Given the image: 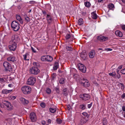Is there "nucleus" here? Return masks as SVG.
<instances>
[{"instance_id":"f257e3e1","label":"nucleus","mask_w":125,"mask_h":125,"mask_svg":"<svg viewBox=\"0 0 125 125\" xmlns=\"http://www.w3.org/2000/svg\"><path fill=\"white\" fill-rule=\"evenodd\" d=\"M18 38L16 35H12L11 40L9 42L10 45L9 46V49L11 51L15 50L17 47V43L18 42Z\"/></svg>"},{"instance_id":"f03ea898","label":"nucleus","mask_w":125,"mask_h":125,"mask_svg":"<svg viewBox=\"0 0 125 125\" xmlns=\"http://www.w3.org/2000/svg\"><path fill=\"white\" fill-rule=\"evenodd\" d=\"M19 25L18 22L16 21H13L11 23V27L14 31H17L19 29Z\"/></svg>"},{"instance_id":"7ed1b4c3","label":"nucleus","mask_w":125,"mask_h":125,"mask_svg":"<svg viewBox=\"0 0 125 125\" xmlns=\"http://www.w3.org/2000/svg\"><path fill=\"white\" fill-rule=\"evenodd\" d=\"M3 65L5 71L10 72L12 71L11 65L10 63L7 62H5L3 63Z\"/></svg>"},{"instance_id":"20e7f679","label":"nucleus","mask_w":125,"mask_h":125,"mask_svg":"<svg viewBox=\"0 0 125 125\" xmlns=\"http://www.w3.org/2000/svg\"><path fill=\"white\" fill-rule=\"evenodd\" d=\"M31 88L28 86H25L21 88V90L23 93L25 94H29L30 93Z\"/></svg>"},{"instance_id":"39448f33","label":"nucleus","mask_w":125,"mask_h":125,"mask_svg":"<svg viewBox=\"0 0 125 125\" xmlns=\"http://www.w3.org/2000/svg\"><path fill=\"white\" fill-rule=\"evenodd\" d=\"M29 71L30 73L34 75H36L40 72V70L36 67H32L30 69Z\"/></svg>"},{"instance_id":"423d86ee","label":"nucleus","mask_w":125,"mask_h":125,"mask_svg":"<svg viewBox=\"0 0 125 125\" xmlns=\"http://www.w3.org/2000/svg\"><path fill=\"white\" fill-rule=\"evenodd\" d=\"M79 97L82 100L84 101L89 100L90 98V95L87 94H82L80 95Z\"/></svg>"},{"instance_id":"0eeeda50","label":"nucleus","mask_w":125,"mask_h":125,"mask_svg":"<svg viewBox=\"0 0 125 125\" xmlns=\"http://www.w3.org/2000/svg\"><path fill=\"white\" fill-rule=\"evenodd\" d=\"M46 19L47 21L48 26L51 25V23L52 22L53 19V16L50 13L47 14Z\"/></svg>"},{"instance_id":"6e6552de","label":"nucleus","mask_w":125,"mask_h":125,"mask_svg":"<svg viewBox=\"0 0 125 125\" xmlns=\"http://www.w3.org/2000/svg\"><path fill=\"white\" fill-rule=\"evenodd\" d=\"M36 78L34 76H31L28 79L27 83L31 85H34L36 82Z\"/></svg>"},{"instance_id":"1a4fd4ad","label":"nucleus","mask_w":125,"mask_h":125,"mask_svg":"<svg viewBox=\"0 0 125 125\" xmlns=\"http://www.w3.org/2000/svg\"><path fill=\"white\" fill-rule=\"evenodd\" d=\"M78 67L79 70L83 73H85L86 71V68L84 64L81 63H78Z\"/></svg>"},{"instance_id":"9d476101","label":"nucleus","mask_w":125,"mask_h":125,"mask_svg":"<svg viewBox=\"0 0 125 125\" xmlns=\"http://www.w3.org/2000/svg\"><path fill=\"white\" fill-rule=\"evenodd\" d=\"M81 84L85 87H88L90 85L88 80L84 78H83L81 82Z\"/></svg>"},{"instance_id":"9b49d317","label":"nucleus","mask_w":125,"mask_h":125,"mask_svg":"<svg viewBox=\"0 0 125 125\" xmlns=\"http://www.w3.org/2000/svg\"><path fill=\"white\" fill-rule=\"evenodd\" d=\"M30 117L32 122H35L36 119L35 113L33 112H31L30 114Z\"/></svg>"},{"instance_id":"f8f14e48","label":"nucleus","mask_w":125,"mask_h":125,"mask_svg":"<svg viewBox=\"0 0 125 125\" xmlns=\"http://www.w3.org/2000/svg\"><path fill=\"white\" fill-rule=\"evenodd\" d=\"M108 38L103 36L100 35L97 37V39L101 42H104L108 40Z\"/></svg>"},{"instance_id":"ddd939ff","label":"nucleus","mask_w":125,"mask_h":125,"mask_svg":"<svg viewBox=\"0 0 125 125\" xmlns=\"http://www.w3.org/2000/svg\"><path fill=\"white\" fill-rule=\"evenodd\" d=\"M88 118H85L84 117H82L80 121V123L81 125H83L84 123H86L88 120Z\"/></svg>"},{"instance_id":"4468645a","label":"nucleus","mask_w":125,"mask_h":125,"mask_svg":"<svg viewBox=\"0 0 125 125\" xmlns=\"http://www.w3.org/2000/svg\"><path fill=\"white\" fill-rule=\"evenodd\" d=\"M7 60L9 61L14 62L16 61V58L14 56H10L7 58Z\"/></svg>"},{"instance_id":"2eb2a0df","label":"nucleus","mask_w":125,"mask_h":125,"mask_svg":"<svg viewBox=\"0 0 125 125\" xmlns=\"http://www.w3.org/2000/svg\"><path fill=\"white\" fill-rule=\"evenodd\" d=\"M20 100L21 103L24 105L27 104L29 102L28 100H26L25 98L22 97L20 98Z\"/></svg>"},{"instance_id":"dca6fc26","label":"nucleus","mask_w":125,"mask_h":125,"mask_svg":"<svg viewBox=\"0 0 125 125\" xmlns=\"http://www.w3.org/2000/svg\"><path fill=\"white\" fill-rule=\"evenodd\" d=\"M89 57L90 58H93L95 55V52L94 51H91L89 54Z\"/></svg>"},{"instance_id":"f3484780","label":"nucleus","mask_w":125,"mask_h":125,"mask_svg":"<svg viewBox=\"0 0 125 125\" xmlns=\"http://www.w3.org/2000/svg\"><path fill=\"white\" fill-rule=\"evenodd\" d=\"M12 90H8L7 89H4L2 90V93L4 94H7L11 92Z\"/></svg>"},{"instance_id":"a211bd4d","label":"nucleus","mask_w":125,"mask_h":125,"mask_svg":"<svg viewBox=\"0 0 125 125\" xmlns=\"http://www.w3.org/2000/svg\"><path fill=\"white\" fill-rule=\"evenodd\" d=\"M16 19L19 21L21 24H23V21L21 18L20 16L16 15Z\"/></svg>"},{"instance_id":"6ab92c4d","label":"nucleus","mask_w":125,"mask_h":125,"mask_svg":"<svg viewBox=\"0 0 125 125\" xmlns=\"http://www.w3.org/2000/svg\"><path fill=\"white\" fill-rule=\"evenodd\" d=\"M107 8L110 10H113L114 8V4L110 3L107 5Z\"/></svg>"},{"instance_id":"aec40b11","label":"nucleus","mask_w":125,"mask_h":125,"mask_svg":"<svg viewBox=\"0 0 125 125\" xmlns=\"http://www.w3.org/2000/svg\"><path fill=\"white\" fill-rule=\"evenodd\" d=\"M58 61H56L54 64V67H53V69L54 70H56L57 69L59 66Z\"/></svg>"},{"instance_id":"412c9836","label":"nucleus","mask_w":125,"mask_h":125,"mask_svg":"<svg viewBox=\"0 0 125 125\" xmlns=\"http://www.w3.org/2000/svg\"><path fill=\"white\" fill-rule=\"evenodd\" d=\"M115 33L116 36H118L119 37H122L123 36V34L120 31H117L115 32Z\"/></svg>"},{"instance_id":"4be33fe9","label":"nucleus","mask_w":125,"mask_h":125,"mask_svg":"<svg viewBox=\"0 0 125 125\" xmlns=\"http://www.w3.org/2000/svg\"><path fill=\"white\" fill-rule=\"evenodd\" d=\"M95 11L93 12L92 13V17L94 19H96L97 18V16L95 13Z\"/></svg>"},{"instance_id":"5701e85b","label":"nucleus","mask_w":125,"mask_h":125,"mask_svg":"<svg viewBox=\"0 0 125 125\" xmlns=\"http://www.w3.org/2000/svg\"><path fill=\"white\" fill-rule=\"evenodd\" d=\"M46 61L51 62L53 60L52 58L50 56L46 55Z\"/></svg>"},{"instance_id":"b1692460","label":"nucleus","mask_w":125,"mask_h":125,"mask_svg":"<svg viewBox=\"0 0 125 125\" xmlns=\"http://www.w3.org/2000/svg\"><path fill=\"white\" fill-rule=\"evenodd\" d=\"M118 85L122 91H123L125 88V85L123 83H119Z\"/></svg>"},{"instance_id":"393cba45","label":"nucleus","mask_w":125,"mask_h":125,"mask_svg":"<svg viewBox=\"0 0 125 125\" xmlns=\"http://www.w3.org/2000/svg\"><path fill=\"white\" fill-rule=\"evenodd\" d=\"M25 20L27 22H29L30 21V19L29 17H28L26 14H25L24 15Z\"/></svg>"},{"instance_id":"a878e982","label":"nucleus","mask_w":125,"mask_h":125,"mask_svg":"<svg viewBox=\"0 0 125 125\" xmlns=\"http://www.w3.org/2000/svg\"><path fill=\"white\" fill-rule=\"evenodd\" d=\"M67 91V89L66 88H65L63 90L62 94L64 96H66L68 94Z\"/></svg>"},{"instance_id":"bb28decb","label":"nucleus","mask_w":125,"mask_h":125,"mask_svg":"<svg viewBox=\"0 0 125 125\" xmlns=\"http://www.w3.org/2000/svg\"><path fill=\"white\" fill-rule=\"evenodd\" d=\"M83 115V117H84L85 118H88L89 117V115L86 112H84L82 113Z\"/></svg>"},{"instance_id":"cd10ccee","label":"nucleus","mask_w":125,"mask_h":125,"mask_svg":"<svg viewBox=\"0 0 125 125\" xmlns=\"http://www.w3.org/2000/svg\"><path fill=\"white\" fill-rule=\"evenodd\" d=\"M83 20L82 18L79 19L78 20V24L79 25H81L83 24Z\"/></svg>"},{"instance_id":"c85d7f7f","label":"nucleus","mask_w":125,"mask_h":125,"mask_svg":"<svg viewBox=\"0 0 125 125\" xmlns=\"http://www.w3.org/2000/svg\"><path fill=\"white\" fill-rule=\"evenodd\" d=\"M87 56V54H82L81 55V57L83 59V60H85V59Z\"/></svg>"},{"instance_id":"c756f323","label":"nucleus","mask_w":125,"mask_h":125,"mask_svg":"<svg viewBox=\"0 0 125 125\" xmlns=\"http://www.w3.org/2000/svg\"><path fill=\"white\" fill-rule=\"evenodd\" d=\"M66 49L67 51H72L73 50V49L71 47L68 46H66Z\"/></svg>"},{"instance_id":"7c9ffc66","label":"nucleus","mask_w":125,"mask_h":125,"mask_svg":"<svg viewBox=\"0 0 125 125\" xmlns=\"http://www.w3.org/2000/svg\"><path fill=\"white\" fill-rule=\"evenodd\" d=\"M41 60L42 61H46V55L42 56L41 58Z\"/></svg>"},{"instance_id":"2f4dec72","label":"nucleus","mask_w":125,"mask_h":125,"mask_svg":"<svg viewBox=\"0 0 125 125\" xmlns=\"http://www.w3.org/2000/svg\"><path fill=\"white\" fill-rule=\"evenodd\" d=\"M28 54H29L28 53H26L25 55H23L24 59V60H29V59H26L27 56L28 55Z\"/></svg>"},{"instance_id":"473e14b6","label":"nucleus","mask_w":125,"mask_h":125,"mask_svg":"<svg viewBox=\"0 0 125 125\" xmlns=\"http://www.w3.org/2000/svg\"><path fill=\"white\" fill-rule=\"evenodd\" d=\"M80 108L82 109H85V104H81L80 105Z\"/></svg>"},{"instance_id":"72a5a7b5","label":"nucleus","mask_w":125,"mask_h":125,"mask_svg":"<svg viewBox=\"0 0 125 125\" xmlns=\"http://www.w3.org/2000/svg\"><path fill=\"white\" fill-rule=\"evenodd\" d=\"M59 82L61 84H63L65 82V80L63 78H61L59 81Z\"/></svg>"},{"instance_id":"f704fd0d","label":"nucleus","mask_w":125,"mask_h":125,"mask_svg":"<svg viewBox=\"0 0 125 125\" xmlns=\"http://www.w3.org/2000/svg\"><path fill=\"white\" fill-rule=\"evenodd\" d=\"M84 4L85 6L87 7H89L91 5L90 2H85L84 3Z\"/></svg>"},{"instance_id":"c9c22d12","label":"nucleus","mask_w":125,"mask_h":125,"mask_svg":"<svg viewBox=\"0 0 125 125\" xmlns=\"http://www.w3.org/2000/svg\"><path fill=\"white\" fill-rule=\"evenodd\" d=\"M56 74L55 73H53L52 75V80H53L56 76Z\"/></svg>"},{"instance_id":"e433bc0d","label":"nucleus","mask_w":125,"mask_h":125,"mask_svg":"<svg viewBox=\"0 0 125 125\" xmlns=\"http://www.w3.org/2000/svg\"><path fill=\"white\" fill-rule=\"evenodd\" d=\"M57 123L58 124H61L62 122V120L60 119H57L56 120Z\"/></svg>"},{"instance_id":"4c0bfd02","label":"nucleus","mask_w":125,"mask_h":125,"mask_svg":"<svg viewBox=\"0 0 125 125\" xmlns=\"http://www.w3.org/2000/svg\"><path fill=\"white\" fill-rule=\"evenodd\" d=\"M109 74L111 76H115L116 74V73L115 72H113L112 73H109Z\"/></svg>"},{"instance_id":"58836bf2","label":"nucleus","mask_w":125,"mask_h":125,"mask_svg":"<svg viewBox=\"0 0 125 125\" xmlns=\"http://www.w3.org/2000/svg\"><path fill=\"white\" fill-rule=\"evenodd\" d=\"M103 125H106L107 124V121L105 119L103 120Z\"/></svg>"},{"instance_id":"ea45409f","label":"nucleus","mask_w":125,"mask_h":125,"mask_svg":"<svg viewBox=\"0 0 125 125\" xmlns=\"http://www.w3.org/2000/svg\"><path fill=\"white\" fill-rule=\"evenodd\" d=\"M40 105L41 107L43 108H44L45 107V104L44 103H41Z\"/></svg>"},{"instance_id":"a19ab883","label":"nucleus","mask_w":125,"mask_h":125,"mask_svg":"<svg viewBox=\"0 0 125 125\" xmlns=\"http://www.w3.org/2000/svg\"><path fill=\"white\" fill-rule=\"evenodd\" d=\"M33 65L34 67H36L38 66L39 65V64L38 63L36 62H34L33 63Z\"/></svg>"},{"instance_id":"79ce46f5","label":"nucleus","mask_w":125,"mask_h":125,"mask_svg":"<svg viewBox=\"0 0 125 125\" xmlns=\"http://www.w3.org/2000/svg\"><path fill=\"white\" fill-rule=\"evenodd\" d=\"M6 102L7 103V105H6L8 107H10V106H11V104L10 103V102H9L8 101H6Z\"/></svg>"},{"instance_id":"37998d69","label":"nucleus","mask_w":125,"mask_h":125,"mask_svg":"<svg viewBox=\"0 0 125 125\" xmlns=\"http://www.w3.org/2000/svg\"><path fill=\"white\" fill-rule=\"evenodd\" d=\"M51 90L49 88H48L47 89L46 93L48 94H50L51 92Z\"/></svg>"},{"instance_id":"c03bdc74","label":"nucleus","mask_w":125,"mask_h":125,"mask_svg":"<svg viewBox=\"0 0 125 125\" xmlns=\"http://www.w3.org/2000/svg\"><path fill=\"white\" fill-rule=\"evenodd\" d=\"M49 112H50L49 113L51 114V113H54L56 112V110H49Z\"/></svg>"},{"instance_id":"a18cd8bd","label":"nucleus","mask_w":125,"mask_h":125,"mask_svg":"<svg viewBox=\"0 0 125 125\" xmlns=\"http://www.w3.org/2000/svg\"><path fill=\"white\" fill-rule=\"evenodd\" d=\"M71 37V35L70 34H67L66 37V39H69Z\"/></svg>"},{"instance_id":"49530a36","label":"nucleus","mask_w":125,"mask_h":125,"mask_svg":"<svg viewBox=\"0 0 125 125\" xmlns=\"http://www.w3.org/2000/svg\"><path fill=\"white\" fill-rule=\"evenodd\" d=\"M121 72L123 74H125V68L123 69L121 71Z\"/></svg>"},{"instance_id":"de8ad7c7","label":"nucleus","mask_w":125,"mask_h":125,"mask_svg":"<svg viewBox=\"0 0 125 125\" xmlns=\"http://www.w3.org/2000/svg\"><path fill=\"white\" fill-rule=\"evenodd\" d=\"M92 105V103H91L90 104H88L87 105V107L88 108L90 109Z\"/></svg>"},{"instance_id":"09e8293b","label":"nucleus","mask_w":125,"mask_h":125,"mask_svg":"<svg viewBox=\"0 0 125 125\" xmlns=\"http://www.w3.org/2000/svg\"><path fill=\"white\" fill-rule=\"evenodd\" d=\"M121 27L122 29L124 31H125V25H121Z\"/></svg>"},{"instance_id":"8fccbe9b","label":"nucleus","mask_w":125,"mask_h":125,"mask_svg":"<svg viewBox=\"0 0 125 125\" xmlns=\"http://www.w3.org/2000/svg\"><path fill=\"white\" fill-rule=\"evenodd\" d=\"M31 49L33 52L34 53L36 52V51H35V49L33 48L32 47H31Z\"/></svg>"},{"instance_id":"3c124183","label":"nucleus","mask_w":125,"mask_h":125,"mask_svg":"<svg viewBox=\"0 0 125 125\" xmlns=\"http://www.w3.org/2000/svg\"><path fill=\"white\" fill-rule=\"evenodd\" d=\"M5 81V80L3 78H0V82L3 83Z\"/></svg>"},{"instance_id":"603ef678","label":"nucleus","mask_w":125,"mask_h":125,"mask_svg":"<svg viewBox=\"0 0 125 125\" xmlns=\"http://www.w3.org/2000/svg\"><path fill=\"white\" fill-rule=\"evenodd\" d=\"M67 109H72L71 106L70 105H68L67 106Z\"/></svg>"},{"instance_id":"864d4df0","label":"nucleus","mask_w":125,"mask_h":125,"mask_svg":"<svg viewBox=\"0 0 125 125\" xmlns=\"http://www.w3.org/2000/svg\"><path fill=\"white\" fill-rule=\"evenodd\" d=\"M121 97L122 99L124 98L125 97V93H123Z\"/></svg>"},{"instance_id":"5fc2aeb1","label":"nucleus","mask_w":125,"mask_h":125,"mask_svg":"<svg viewBox=\"0 0 125 125\" xmlns=\"http://www.w3.org/2000/svg\"><path fill=\"white\" fill-rule=\"evenodd\" d=\"M105 50L107 51H111L112 50V49L110 48H105Z\"/></svg>"},{"instance_id":"6e6d98bb","label":"nucleus","mask_w":125,"mask_h":125,"mask_svg":"<svg viewBox=\"0 0 125 125\" xmlns=\"http://www.w3.org/2000/svg\"><path fill=\"white\" fill-rule=\"evenodd\" d=\"M10 97L12 99H13V100H14V99H15L16 98L15 97V96H11Z\"/></svg>"},{"instance_id":"4d7b16f0","label":"nucleus","mask_w":125,"mask_h":125,"mask_svg":"<svg viewBox=\"0 0 125 125\" xmlns=\"http://www.w3.org/2000/svg\"><path fill=\"white\" fill-rule=\"evenodd\" d=\"M42 12L43 14L44 15H45L46 14V12L45 11H42Z\"/></svg>"},{"instance_id":"13d9d810","label":"nucleus","mask_w":125,"mask_h":125,"mask_svg":"<svg viewBox=\"0 0 125 125\" xmlns=\"http://www.w3.org/2000/svg\"><path fill=\"white\" fill-rule=\"evenodd\" d=\"M51 119H49L47 120V123L49 124L51 123Z\"/></svg>"},{"instance_id":"bf43d9fd","label":"nucleus","mask_w":125,"mask_h":125,"mask_svg":"<svg viewBox=\"0 0 125 125\" xmlns=\"http://www.w3.org/2000/svg\"><path fill=\"white\" fill-rule=\"evenodd\" d=\"M117 78L119 79V78L121 77L120 75L119 74H118L117 75Z\"/></svg>"},{"instance_id":"052dcab7","label":"nucleus","mask_w":125,"mask_h":125,"mask_svg":"<svg viewBox=\"0 0 125 125\" xmlns=\"http://www.w3.org/2000/svg\"><path fill=\"white\" fill-rule=\"evenodd\" d=\"M45 122L44 121H43L42 122V123L43 125H45Z\"/></svg>"},{"instance_id":"680f3d73","label":"nucleus","mask_w":125,"mask_h":125,"mask_svg":"<svg viewBox=\"0 0 125 125\" xmlns=\"http://www.w3.org/2000/svg\"><path fill=\"white\" fill-rule=\"evenodd\" d=\"M56 91L57 93H59V89H57L56 90Z\"/></svg>"},{"instance_id":"e2e57ef3","label":"nucleus","mask_w":125,"mask_h":125,"mask_svg":"<svg viewBox=\"0 0 125 125\" xmlns=\"http://www.w3.org/2000/svg\"><path fill=\"white\" fill-rule=\"evenodd\" d=\"M34 1H30V2H29L30 3H34Z\"/></svg>"},{"instance_id":"0e129e2a","label":"nucleus","mask_w":125,"mask_h":125,"mask_svg":"<svg viewBox=\"0 0 125 125\" xmlns=\"http://www.w3.org/2000/svg\"><path fill=\"white\" fill-rule=\"evenodd\" d=\"M122 109H125V106L123 105L122 107Z\"/></svg>"},{"instance_id":"69168bd1","label":"nucleus","mask_w":125,"mask_h":125,"mask_svg":"<svg viewBox=\"0 0 125 125\" xmlns=\"http://www.w3.org/2000/svg\"><path fill=\"white\" fill-rule=\"evenodd\" d=\"M8 86L10 87H11L12 85L11 84H10L8 85Z\"/></svg>"},{"instance_id":"338daca9","label":"nucleus","mask_w":125,"mask_h":125,"mask_svg":"<svg viewBox=\"0 0 125 125\" xmlns=\"http://www.w3.org/2000/svg\"><path fill=\"white\" fill-rule=\"evenodd\" d=\"M98 0V2H101L102 1H103V0Z\"/></svg>"},{"instance_id":"774afa93","label":"nucleus","mask_w":125,"mask_h":125,"mask_svg":"<svg viewBox=\"0 0 125 125\" xmlns=\"http://www.w3.org/2000/svg\"><path fill=\"white\" fill-rule=\"evenodd\" d=\"M122 1L123 2L125 3V0H122Z\"/></svg>"}]
</instances>
